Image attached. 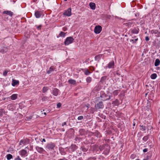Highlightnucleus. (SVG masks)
Returning a JSON list of instances; mask_svg holds the SVG:
<instances>
[{"instance_id": "4468645a", "label": "nucleus", "mask_w": 160, "mask_h": 160, "mask_svg": "<svg viewBox=\"0 0 160 160\" xmlns=\"http://www.w3.org/2000/svg\"><path fill=\"white\" fill-rule=\"evenodd\" d=\"M92 135L96 136L98 138H100L102 137L101 133L98 131H96L95 132H92Z\"/></svg>"}, {"instance_id": "c9c22d12", "label": "nucleus", "mask_w": 160, "mask_h": 160, "mask_svg": "<svg viewBox=\"0 0 160 160\" xmlns=\"http://www.w3.org/2000/svg\"><path fill=\"white\" fill-rule=\"evenodd\" d=\"M60 152L61 155H65L66 154V152L65 151H64L63 149H62L60 150Z\"/></svg>"}, {"instance_id": "a211bd4d", "label": "nucleus", "mask_w": 160, "mask_h": 160, "mask_svg": "<svg viewBox=\"0 0 160 160\" xmlns=\"http://www.w3.org/2000/svg\"><path fill=\"white\" fill-rule=\"evenodd\" d=\"M3 13L9 15L11 17H12L13 14L12 12L9 11H4L3 12Z\"/></svg>"}, {"instance_id": "393cba45", "label": "nucleus", "mask_w": 160, "mask_h": 160, "mask_svg": "<svg viewBox=\"0 0 160 160\" xmlns=\"http://www.w3.org/2000/svg\"><path fill=\"white\" fill-rule=\"evenodd\" d=\"M17 98V95L16 94H13L10 97V98L12 100H15Z\"/></svg>"}, {"instance_id": "a18cd8bd", "label": "nucleus", "mask_w": 160, "mask_h": 160, "mask_svg": "<svg viewBox=\"0 0 160 160\" xmlns=\"http://www.w3.org/2000/svg\"><path fill=\"white\" fill-rule=\"evenodd\" d=\"M135 156L134 154H132L130 156V158L132 159H133L135 158Z\"/></svg>"}, {"instance_id": "c85d7f7f", "label": "nucleus", "mask_w": 160, "mask_h": 160, "mask_svg": "<svg viewBox=\"0 0 160 160\" xmlns=\"http://www.w3.org/2000/svg\"><path fill=\"white\" fill-rule=\"evenodd\" d=\"M6 157L7 160H10L12 158V156L10 154H8L7 155Z\"/></svg>"}, {"instance_id": "0eeeda50", "label": "nucleus", "mask_w": 160, "mask_h": 160, "mask_svg": "<svg viewBox=\"0 0 160 160\" xmlns=\"http://www.w3.org/2000/svg\"><path fill=\"white\" fill-rule=\"evenodd\" d=\"M55 144L52 142H50L48 143L46 147V149H48L49 150L53 149L55 147Z\"/></svg>"}, {"instance_id": "72a5a7b5", "label": "nucleus", "mask_w": 160, "mask_h": 160, "mask_svg": "<svg viewBox=\"0 0 160 160\" xmlns=\"http://www.w3.org/2000/svg\"><path fill=\"white\" fill-rule=\"evenodd\" d=\"M86 82L87 83H89L91 82L92 81V78L91 77H88L86 78Z\"/></svg>"}, {"instance_id": "aec40b11", "label": "nucleus", "mask_w": 160, "mask_h": 160, "mask_svg": "<svg viewBox=\"0 0 160 160\" xmlns=\"http://www.w3.org/2000/svg\"><path fill=\"white\" fill-rule=\"evenodd\" d=\"M90 8L94 10L96 9V4L93 2H90L89 4Z\"/></svg>"}, {"instance_id": "a878e982", "label": "nucleus", "mask_w": 160, "mask_h": 160, "mask_svg": "<svg viewBox=\"0 0 160 160\" xmlns=\"http://www.w3.org/2000/svg\"><path fill=\"white\" fill-rule=\"evenodd\" d=\"M49 89V88L48 87H44L42 89V92L43 93L46 92Z\"/></svg>"}, {"instance_id": "7c9ffc66", "label": "nucleus", "mask_w": 160, "mask_h": 160, "mask_svg": "<svg viewBox=\"0 0 160 160\" xmlns=\"http://www.w3.org/2000/svg\"><path fill=\"white\" fill-rule=\"evenodd\" d=\"M138 38H135L134 40L131 39L130 40V42H132V43L133 44L135 43L136 42L138 41Z\"/></svg>"}, {"instance_id": "f257e3e1", "label": "nucleus", "mask_w": 160, "mask_h": 160, "mask_svg": "<svg viewBox=\"0 0 160 160\" xmlns=\"http://www.w3.org/2000/svg\"><path fill=\"white\" fill-rule=\"evenodd\" d=\"M74 40L72 37H67L65 39L64 43L65 45H68L69 44L72 43Z\"/></svg>"}, {"instance_id": "49530a36", "label": "nucleus", "mask_w": 160, "mask_h": 160, "mask_svg": "<svg viewBox=\"0 0 160 160\" xmlns=\"http://www.w3.org/2000/svg\"><path fill=\"white\" fill-rule=\"evenodd\" d=\"M14 160H22L20 158L19 156H17V157L15 158Z\"/></svg>"}, {"instance_id": "6e6d98bb", "label": "nucleus", "mask_w": 160, "mask_h": 160, "mask_svg": "<svg viewBox=\"0 0 160 160\" xmlns=\"http://www.w3.org/2000/svg\"><path fill=\"white\" fill-rule=\"evenodd\" d=\"M111 99V96H110L109 98L107 99V100H109Z\"/></svg>"}, {"instance_id": "052dcab7", "label": "nucleus", "mask_w": 160, "mask_h": 160, "mask_svg": "<svg viewBox=\"0 0 160 160\" xmlns=\"http://www.w3.org/2000/svg\"><path fill=\"white\" fill-rule=\"evenodd\" d=\"M136 37L135 36H133L132 37V38H133V39L135 38H136Z\"/></svg>"}, {"instance_id": "4d7b16f0", "label": "nucleus", "mask_w": 160, "mask_h": 160, "mask_svg": "<svg viewBox=\"0 0 160 160\" xmlns=\"http://www.w3.org/2000/svg\"><path fill=\"white\" fill-rule=\"evenodd\" d=\"M143 160H148V158H144L143 159Z\"/></svg>"}, {"instance_id": "5fc2aeb1", "label": "nucleus", "mask_w": 160, "mask_h": 160, "mask_svg": "<svg viewBox=\"0 0 160 160\" xmlns=\"http://www.w3.org/2000/svg\"><path fill=\"white\" fill-rule=\"evenodd\" d=\"M11 105L9 104L8 106V107H11Z\"/></svg>"}, {"instance_id": "7ed1b4c3", "label": "nucleus", "mask_w": 160, "mask_h": 160, "mask_svg": "<svg viewBox=\"0 0 160 160\" xmlns=\"http://www.w3.org/2000/svg\"><path fill=\"white\" fill-rule=\"evenodd\" d=\"M108 144H104L102 145H100L99 147L98 146H96L94 148V150H95V149H97V151H98L99 149L100 151H102L104 150V148H106Z\"/></svg>"}, {"instance_id": "ea45409f", "label": "nucleus", "mask_w": 160, "mask_h": 160, "mask_svg": "<svg viewBox=\"0 0 160 160\" xmlns=\"http://www.w3.org/2000/svg\"><path fill=\"white\" fill-rule=\"evenodd\" d=\"M106 78L107 76H106L102 77L101 78L100 81L103 82L105 81L106 79Z\"/></svg>"}, {"instance_id": "3c124183", "label": "nucleus", "mask_w": 160, "mask_h": 160, "mask_svg": "<svg viewBox=\"0 0 160 160\" xmlns=\"http://www.w3.org/2000/svg\"><path fill=\"white\" fill-rule=\"evenodd\" d=\"M66 122H63L62 123V126H63L65 125H66Z\"/></svg>"}, {"instance_id": "2eb2a0df", "label": "nucleus", "mask_w": 160, "mask_h": 160, "mask_svg": "<svg viewBox=\"0 0 160 160\" xmlns=\"http://www.w3.org/2000/svg\"><path fill=\"white\" fill-rule=\"evenodd\" d=\"M131 32L132 34H138L139 32V29L138 28L131 29Z\"/></svg>"}, {"instance_id": "2f4dec72", "label": "nucleus", "mask_w": 160, "mask_h": 160, "mask_svg": "<svg viewBox=\"0 0 160 160\" xmlns=\"http://www.w3.org/2000/svg\"><path fill=\"white\" fill-rule=\"evenodd\" d=\"M49 98L47 96H43L42 98V101H48Z\"/></svg>"}, {"instance_id": "b1692460", "label": "nucleus", "mask_w": 160, "mask_h": 160, "mask_svg": "<svg viewBox=\"0 0 160 160\" xmlns=\"http://www.w3.org/2000/svg\"><path fill=\"white\" fill-rule=\"evenodd\" d=\"M160 63V61L158 59H156L155 60L154 65L155 66H158Z\"/></svg>"}, {"instance_id": "bb28decb", "label": "nucleus", "mask_w": 160, "mask_h": 160, "mask_svg": "<svg viewBox=\"0 0 160 160\" xmlns=\"http://www.w3.org/2000/svg\"><path fill=\"white\" fill-rule=\"evenodd\" d=\"M80 149L83 152H86L88 150V149L86 148L85 146L83 145L81 147Z\"/></svg>"}, {"instance_id": "9d476101", "label": "nucleus", "mask_w": 160, "mask_h": 160, "mask_svg": "<svg viewBox=\"0 0 160 160\" xmlns=\"http://www.w3.org/2000/svg\"><path fill=\"white\" fill-rule=\"evenodd\" d=\"M19 152L22 157H24L25 156H28L27 152L24 149L21 150Z\"/></svg>"}, {"instance_id": "4be33fe9", "label": "nucleus", "mask_w": 160, "mask_h": 160, "mask_svg": "<svg viewBox=\"0 0 160 160\" xmlns=\"http://www.w3.org/2000/svg\"><path fill=\"white\" fill-rule=\"evenodd\" d=\"M19 82L18 80H13L12 83V85L13 86H15L16 85L19 84Z\"/></svg>"}, {"instance_id": "79ce46f5", "label": "nucleus", "mask_w": 160, "mask_h": 160, "mask_svg": "<svg viewBox=\"0 0 160 160\" xmlns=\"http://www.w3.org/2000/svg\"><path fill=\"white\" fill-rule=\"evenodd\" d=\"M35 27H36L38 30H39L41 29L42 26L41 25H39V26H36Z\"/></svg>"}, {"instance_id": "69168bd1", "label": "nucleus", "mask_w": 160, "mask_h": 160, "mask_svg": "<svg viewBox=\"0 0 160 160\" xmlns=\"http://www.w3.org/2000/svg\"><path fill=\"white\" fill-rule=\"evenodd\" d=\"M44 115H46V112H44Z\"/></svg>"}, {"instance_id": "412c9836", "label": "nucleus", "mask_w": 160, "mask_h": 160, "mask_svg": "<svg viewBox=\"0 0 160 160\" xmlns=\"http://www.w3.org/2000/svg\"><path fill=\"white\" fill-rule=\"evenodd\" d=\"M81 69L84 72L85 74L86 75H88L91 73V72L88 71V69L86 68Z\"/></svg>"}, {"instance_id": "f8f14e48", "label": "nucleus", "mask_w": 160, "mask_h": 160, "mask_svg": "<svg viewBox=\"0 0 160 160\" xmlns=\"http://www.w3.org/2000/svg\"><path fill=\"white\" fill-rule=\"evenodd\" d=\"M110 147L108 145L105 148V149L104 150L102 153L105 155H108L110 152Z\"/></svg>"}, {"instance_id": "0e129e2a", "label": "nucleus", "mask_w": 160, "mask_h": 160, "mask_svg": "<svg viewBox=\"0 0 160 160\" xmlns=\"http://www.w3.org/2000/svg\"><path fill=\"white\" fill-rule=\"evenodd\" d=\"M115 101H113L112 102V104H114V103H115Z\"/></svg>"}, {"instance_id": "a19ab883", "label": "nucleus", "mask_w": 160, "mask_h": 160, "mask_svg": "<svg viewBox=\"0 0 160 160\" xmlns=\"http://www.w3.org/2000/svg\"><path fill=\"white\" fill-rule=\"evenodd\" d=\"M83 118V117L82 116H80L78 117V120H81Z\"/></svg>"}, {"instance_id": "20e7f679", "label": "nucleus", "mask_w": 160, "mask_h": 160, "mask_svg": "<svg viewBox=\"0 0 160 160\" xmlns=\"http://www.w3.org/2000/svg\"><path fill=\"white\" fill-rule=\"evenodd\" d=\"M102 30V27L100 25L96 26L94 29V32L96 34L100 33Z\"/></svg>"}, {"instance_id": "8fccbe9b", "label": "nucleus", "mask_w": 160, "mask_h": 160, "mask_svg": "<svg viewBox=\"0 0 160 160\" xmlns=\"http://www.w3.org/2000/svg\"><path fill=\"white\" fill-rule=\"evenodd\" d=\"M58 160H68L67 159H66L65 158H63L62 159H59Z\"/></svg>"}, {"instance_id": "423d86ee", "label": "nucleus", "mask_w": 160, "mask_h": 160, "mask_svg": "<svg viewBox=\"0 0 160 160\" xmlns=\"http://www.w3.org/2000/svg\"><path fill=\"white\" fill-rule=\"evenodd\" d=\"M150 33L152 35H154L157 37H160V32L157 30H152L150 31Z\"/></svg>"}, {"instance_id": "864d4df0", "label": "nucleus", "mask_w": 160, "mask_h": 160, "mask_svg": "<svg viewBox=\"0 0 160 160\" xmlns=\"http://www.w3.org/2000/svg\"><path fill=\"white\" fill-rule=\"evenodd\" d=\"M46 142V140H45V139L44 138H43V139H42V142Z\"/></svg>"}, {"instance_id": "e433bc0d", "label": "nucleus", "mask_w": 160, "mask_h": 160, "mask_svg": "<svg viewBox=\"0 0 160 160\" xmlns=\"http://www.w3.org/2000/svg\"><path fill=\"white\" fill-rule=\"evenodd\" d=\"M118 90H115L113 92V93L114 96L117 95L118 94Z\"/></svg>"}, {"instance_id": "473e14b6", "label": "nucleus", "mask_w": 160, "mask_h": 160, "mask_svg": "<svg viewBox=\"0 0 160 160\" xmlns=\"http://www.w3.org/2000/svg\"><path fill=\"white\" fill-rule=\"evenodd\" d=\"M140 127L141 128L140 129L142 131H144L146 130V127L145 126L140 125Z\"/></svg>"}, {"instance_id": "c03bdc74", "label": "nucleus", "mask_w": 160, "mask_h": 160, "mask_svg": "<svg viewBox=\"0 0 160 160\" xmlns=\"http://www.w3.org/2000/svg\"><path fill=\"white\" fill-rule=\"evenodd\" d=\"M61 106V104L60 103H58L57 105V108H60Z\"/></svg>"}, {"instance_id": "f03ea898", "label": "nucleus", "mask_w": 160, "mask_h": 160, "mask_svg": "<svg viewBox=\"0 0 160 160\" xmlns=\"http://www.w3.org/2000/svg\"><path fill=\"white\" fill-rule=\"evenodd\" d=\"M29 142V140L27 138L22 139L19 142V145L20 146H23V145L28 144Z\"/></svg>"}, {"instance_id": "cd10ccee", "label": "nucleus", "mask_w": 160, "mask_h": 160, "mask_svg": "<svg viewBox=\"0 0 160 160\" xmlns=\"http://www.w3.org/2000/svg\"><path fill=\"white\" fill-rule=\"evenodd\" d=\"M150 77L151 79H154L157 78V74L155 73H153L151 75Z\"/></svg>"}, {"instance_id": "6e6552de", "label": "nucleus", "mask_w": 160, "mask_h": 160, "mask_svg": "<svg viewBox=\"0 0 160 160\" xmlns=\"http://www.w3.org/2000/svg\"><path fill=\"white\" fill-rule=\"evenodd\" d=\"M43 12L41 11H36L35 12L34 15L37 18H39L42 15Z\"/></svg>"}, {"instance_id": "37998d69", "label": "nucleus", "mask_w": 160, "mask_h": 160, "mask_svg": "<svg viewBox=\"0 0 160 160\" xmlns=\"http://www.w3.org/2000/svg\"><path fill=\"white\" fill-rule=\"evenodd\" d=\"M96 158L94 157H91L88 158V160H96Z\"/></svg>"}, {"instance_id": "bf43d9fd", "label": "nucleus", "mask_w": 160, "mask_h": 160, "mask_svg": "<svg viewBox=\"0 0 160 160\" xmlns=\"http://www.w3.org/2000/svg\"><path fill=\"white\" fill-rule=\"evenodd\" d=\"M135 125V123L134 122H133V126H134Z\"/></svg>"}, {"instance_id": "c756f323", "label": "nucleus", "mask_w": 160, "mask_h": 160, "mask_svg": "<svg viewBox=\"0 0 160 160\" xmlns=\"http://www.w3.org/2000/svg\"><path fill=\"white\" fill-rule=\"evenodd\" d=\"M101 56L100 54L98 55L95 56V60L96 61L99 60L100 58L101 57Z\"/></svg>"}, {"instance_id": "f704fd0d", "label": "nucleus", "mask_w": 160, "mask_h": 160, "mask_svg": "<svg viewBox=\"0 0 160 160\" xmlns=\"http://www.w3.org/2000/svg\"><path fill=\"white\" fill-rule=\"evenodd\" d=\"M66 33L63 32H61L59 34L60 36L61 37H64L65 36Z\"/></svg>"}, {"instance_id": "39448f33", "label": "nucleus", "mask_w": 160, "mask_h": 160, "mask_svg": "<svg viewBox=\"0 0 160 160\" xmlns=\"http://www.w3.org/2000/svg\"><path fill=\"white\" fill-rule=\"evenodd\" d=\"M78 148V147L76 145L72 144L69 148L68 152H74Z\"/></svg>"}, {"instance_id": "338daca9", "label": "nucleus", "mask_w": 160, "mask_h": 160, "mask_svg": "<svg viewBox=\"0 0 160 160\" xmlns=\"http://www.w3.org/2000/svg\"><path fill=\"white\" fill-rule=\"evenodd\" d=\"M2 111V110L0 109V112H1Z\"/></svg>"}, {"instance_id": "e2e57ef3", "label": "nucleus", "mask_w": 160, "mask_h": 160, "mask_svg": "<svg viewBox=\"0 0 160 160\" xmlns=\"http://www.w3.org/2000/svg\"><path fill=\"white\" fill-rule=\"evenodd\" d=\"M79 139V138H78V137H77L76 138V139H75V140H76V141H77V139Z\"/></svg>"}, {"instance_id": "1a4fd4ad", "label": "nucleus", "mask_w": 160, "mask_h": 160, "mask_svg": "<svg viewBox=\"0 0 160 160\" xmlns=\"http://www.w3.org/2000/svg\"><path fill=\"white\" fill-rule=\"evenodd\" d=\"M63 14L69 17L71 15V9L70 8H69L68 9L65 11Z\"/></svg>"}, {"instance_id": "6ab92c4d", "label": "nucleus", "mask_w": 160, "mask_h": 160, "mask_svg": "<svg viewBox=\"0 0 160 160\" xmlns=\"http://www.w3.org/2000/svg\"><path fill=\"white\" fill-rule=\"evenodd\" d=\"M59 91L58 89L55 88L52 91V93L55 96H57L58 94Z\"/></svg>"}, {"instance_id": "9b49d317", "label": "nucleus", "mask_w": 160, "mask_h": 160, "mask_svg": "<svg viewBox=\"0 0 160 160\" xmlns=\"http://www.w3.org/2000/svg\"><path fill=\"white\" fill-rule=\"evenodd\" d=\"M114 62L113 60L110 62L108 64L107 67L109 69L114 68Z\"/></svg>"}, {"instance_id": "4c0bfd02", "label": "nucleus", "mask_w": 160, "mask_h": 160, "mask_svg": "<svg viewBox=\"0 0 160 160\" xmlns=\"http://www.w3.org/2000/svg\"><path fill=\"white\" fill-rule=\"evenodd\" d=\"M148 136H145L144 137L142 138V139L145 142H146L148 140Z\"/></svg>"}, {"instance_id": "de8ad7c7", "label": "nucleus", "mask_w": 160, "mask_h": 160, "mask_svg": "<svg viewBox=\"0 0 160 160\" xmlns=\"http://www.w3.org/2000/svg\"><path fill=\"white\" fill-rule=\"evenodd\" d=\"M148 148H146L143 149V151L144 152H146L148 151Z\"/></svg>"}, {"instance_id": "dca6fc26", "label": "nucleus", "mask_w": 160, "mask_h": 160, "mask_svg": "<svg viewBox=\"0 0 160 160\" xmlns=\"http://www.w3.org/2000/svg\"><path fill=\"white\" fill-rule=\"evenodd\" d=\"M96 106L98 109H102L104 107V105L102 102H100L97 103Z\"/></svg>"}, {"instance_id": "5701e85b", "label": "nucleus", "mask_w": 160, "mask_h": 160, "mask_svg": "<svg viewBox=\"0 0 160 160\" xmlns=\"http://www.w3.org/2000/svg\"><path fill=\"white\" fill-rule=\"evenodd\" d=\"M54 67L52 66L51 67L49 68V69L47 71V73L48 74L51 73V72L54 70Z\"/></svg>"}, {"instance_id": "603ef678", "label": "nucleus", "mask_w": 160, "mask_h": 160, "mask_svg": "<svg viewBox=\"0 0 160 160\" xmlns=\"http://www.w3.org/2000/svg\"><path fill=\"white\" fill-rule=\"evenodd\" d=\"M67 29L65 27H64L62 28V30L64 31H65L67 30Z\"/></svg>"}, {"instance_id": "680f3d73", "label": "nucleus", "mask_w": 160, "mask_h": 160, "mask_svg": "<svg viewBox=\"0 0 160 160\" xmlns=\"http://www.w3.org/2000/svg\"><path fill=\"white\" fill-rule=\"evenodd\" d=\"M131 24H132V23H130V22H129V23H127V24H128V25H130Z\"/></svg>"}, {"instance_id": "58836bf2", "label": "nucleus", "mask_w": 160, "mask_h": 160, "mask_svg": "<svg viewBox=\"0 0 160 160\" xmlns=\"http://www.w3.org/2000/svg\"><path fill=\"white\" fill-rule=\"evenodd\" d=\"M8 72V71L6 70L4 71L3 72V76H6L7 75V73Z\"/></svg>"}, {"instance_id": "13d9d810", "label": "nucleus", "mask_w": 160, "mask_h": 160, "mask_svg": "<svg viewBox=\"0 0 160 160\" xmlns=\"http://www.w3.org/2000/svg\"><path fill=\"white\" fill-rule=\"evenodd\" d=\"M61 130H62V131L63 132H64V131L65 130H64V128H62L61 129Z\"/></svg>"}, {"instance_id": "774afa93", "label": "nucleus", "mask_w": 160, "mask_h": 160, "mask_svg": "<svg viewBox=\"0 0 160 160\" xmlns=\"http://www.w3.org/2000/svg\"><path fill=\"white\" fill-rule=\"evenodd\" d=\"M136 160H140L139 159H136Z\"/></svg>"}, {"instance_id": "f3484780", "label": "nucleus", "mask_w": 160, "mask_h": 160, "mask_svg": "<svg viewBox=\"0 0 160 160\" xmlns=\"http://www.w3.org/2000/svg\"><path fill=\"white\" fill-rule=\"evenodd\" d=\"M68 82L69 84L74 85H75L77 83L76 81L75 80L72 79H70L68 80Z\"/></svg>"}, {"instance_id": "09e8293b", "label": "nucleus", "mask_w": 160, "mask_h": 160, "mask_svg": "<svg viewBox=\"0 0 160 160\" xmlns=\"http://www.w3.org/2000/svg\"><path fill=\"white\" fill-rule=\"evenodd\" d=\"M149 40V38L148 36H146L145 37V40L146 41H148Z\"/></svg>"}, {"instance_id": "ddd939ff", "label": "nucleus", "mask_w": 160, "mask_h": 160, "mask_svg": "<svg viewBox=\"0 0 160 160\" xmlns=\"http://www.w3.org/2000/svg\"><path fill=\"white\" fill-rule=\"evenodd\" d=\"M36 149L37 151L40 153H43L45 152V150L42 148L39 147L38 146L36 147Z\"/></svg>"}]
</instances>
